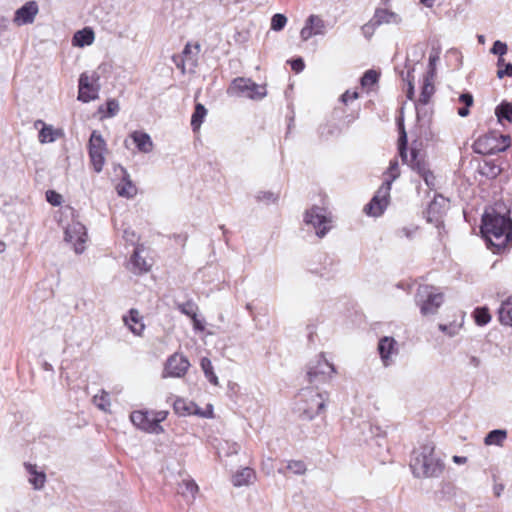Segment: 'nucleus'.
<instances>
[{
	"instance_id": "5fc2aeb1",
	"label": "nucleus",
	"mask_w": 512,
	"mask_h": 512,
	"mask_svg": "<svg viewBox=\"0 0 512 512\" xmlns=\"http://www.w3.org/2000/svg\"><path fill=\"white\" fill-rule=\"evenodd\" d=\"M421 177L423 178L425 184L428 187L432 188L435 186V176L430 169H428L425 173H423L421 175Z\"/></svg>"
},
{
	"instance_id": "4be33fe9",
	"label": "nucleus",
	"mask_w": 512,
	"mask_h": 512,
	"mask_svg": "<svg viewBox=\"0 0 512 512\" xmlns=\"http://www.w3.org/2000/svg\"><path fill=\"white\" fill-rule=\"evenodd\" d=\"M26 471L30 474L29 482L35 490H41L46 482L44 471H38L37 466L31 463H24Z\"/></svg>"
},
{
	"instance_id": "a19ab883",
	"label": "nucleus",
	"mask_w": 512,
	"mask_h": 512,
	"mask_svg": "<svg viewBox=\"0 0 512 512\" xmlns=\"http://www.w3.org/2000/svg\"><path fill=\"white\" fill-rule=\"evenodd\" d=\"M93 403L101 410L106 411L110 406L109 395L105 391H102L101 395H95L93 397Z\"/></svg>"
},
{
	"instance_id": "b1692460",
	"label": "nucleus",
	"mask_w": 512,
	"mask_h": 512,
	"mask_svg": "<svg viewBox=\"0 0 512 512\" xmlns=\"http://www.w3.org/2000/svg\"><path fill=\"white\" fill-rule=\"evenodd\" d=\"M124 323L129 327L130 331L135 335H141L145 325L141 322L139 311L130 309L129 315L123 317Z\"/></svg>"
},
{
	"instance_id": "412c9836",
	"label": "nucleus",
	"mask_w": 512,
	"mask_h": 512,
	"mask_svg": "<svg viewBox=\"0 0 512 512\" xmlns=\"http://www.w3.org/2000/svg\"><path fill=\"white\" fill-rule=\"evenodd\" d=\"M137 149L142 153H150L153 150V142L149 134L142 131H134L130 135Z\"/></svg>"
},
{
	"instance_id": "774afa93",
	"label": "nucleus",
	"mask_w": 512,
	"mask_h": 512,
	"mask_svg": "<svg viewBox=\"0 0 512 512\" xmlns=\"http://www.w3.org/2000/svg\"><path fill=\"white\" fill-rule=\"evenodd\" d=\"M458 115L460 117H466L469 115V108L464 106L458 109Z\"/></svg>"
},
{
	"instance_id": "423d86ee",
	"label": "nucleus",
	"mask_w": 512,
	"mask_h": 512,
	"mask_svg": "<svg viewBox=\"0 0 512 512\" xmlns=\"http://www.w3.org/2000/svg\"><path fill=\"white\" fill-rule=\"evenodd\" d=\"M301 397L305 404L299 407L300 417L303 420H312L319 415L325 408L328 399L327 392H316L310 387H306L301 391Z\"/></svg>"
},
{
	"instance_id": "393cba45",
	"label": "nucleus",
	"mask_w": 512,
	"mask_h": 512,
	"mask_svg": "<svg viewBox=\"0 0 512 512\" xmlns=\"http://www.w3.org/2000/svg\"><path fill=\"white\" fill-rule=\"evenodd\" d=\"M177 492L184 497L188 503H192L198 492V485L192 479H185L178 485Z\"/></svg>"
},
{
	"instance_id": "37998d69",
	"label": "nucleus",
	"mask_w": 512,
	"mask_h": 512,
	"mask_svg": "<svg viewBox=\"0 0 512 512\" xmlns=\"http://www.w3.org/2000/svg\"><path fill=\"white\" fill-rule=\"evenodd\" d=\"M287 23V17L283 14L277 13L272 16L271 29L274 31H281Z\"/></svg>"
},
{
	"instance_id": "7c9ffc66",
	"label": "nucleus",
	"mask_w": 512,
	"mask_h": 512,
	"mask_svg": "<svg viewBox=\"0 0 512 512\" xmlns=\"http://www.w3.org/2000/svg\"><path fill=\"white\" fill-rule=\"evenodd\" d=\"M495 115L497 116L499 122L506 120L511 123L512 122V104L507 101H503L495 108Z\"/></svg>"
},
{
	"instance_id": "c756f323",
	"label": "nucleus",
	"mask_w": 512,
	"mask_h": 512,
	"mask_svg": "<svg viewBox=\"0 0 512 512\" xmlns=\"http://www.w3.org/2000/svg\"><path fill=\"white\" fill-rule=\"evenodd\" d=\"M507 438V431L502 429H495L490 431L485 439L484 442L486 445H502L503 441Z\"/></svg>"
},
{
	"instance_id": "8fccbe9b",
	"label": "nucleus",
	"mask_w": 512,
	"mask_h": 512,
	"mask_svg": "<svg viewBox=\"0 0 512 512\" xmlns=\"http://www.w3.org/2000/svg\"><path fill=\"white\" fill-rule=\"evenodd\" d=\"M438 60H439V52L438 51L430 54V56H429V71L426 73L425 76H430L431 78H434L435 66H436V62Z\"/></svg>"
},
{
	"instance_id": "603ef678",
	"label": "nucleus",
	"mask_w": 512,
	"mask_h": 512,
	"mask_svg": "<svg viewBox=\"0 0 512 512\" xmlns=\"http://www.w3.org/2000/svg\"><path fill=\"white\" fill-rule=\"evenodd\" d=\"M497 77L499 79L504 77H512V63L507 62L501 69H498Z\"/></svg>"
},
{
	"instance_id": "39448f33",
	"label": "nucleus",
	"mask_w": 512,
	"mask_h": 512,
	"mask_svg": "<svg viewBox=\"0 0 512 512\" xmlns=\"http://www.w3.org/2000/svg\"><path fill=\"white\" fill-rule=\"evenodd\" d=\"M510 144V137L508 135H502L493 131L477 138L472 148L477 154L491 155L506 151Z\"/></svg>"
},
{
	"instance_id": "2f4dec72",
	"label": "nucleus",
	"mask_w": 512,
	"mask_h": 512,
	"mask_svg": "<svg viewBox=\"0 0 512 512\" xmlns=\"http://www.w3.org/2000/svg\"><path fill=\"white\" fill-rule=\"evenodd\" d=\"M200 366H201V368H202V370L204 372V375L207 378V380L211 384L217 386L219 384L218 377L214 373V369H213V365H212L211 360L209 358H207V357H203L201 359Z\"/></svg>"
},
{
	"instance_id": "4d7b16f0",
	"label": "nucleus",
	"mask_w": 512,
	"mask_h": 512,
	"mask_svg": "<svg viewBox=\"0 0 512 512\" xmlns=\"http://www.w3.org/2000/svg\"><path fill=\"white\" fill-rule=\"evenodd\" d=\"M290 64L292 70H294L296 73L301 72L305 67L304 61L301 57L291 60Z\"/></svg>"
},
{
	"instance_id": "a18cd8bd",
	"label": "nucleus",
	"mask_w": 512,
	"mask_h": 512,
	"mask_svg": "<svg viewBox=\"0 0 512 512\" xmlns=\"http://www.w3.org/2000/svg\"><path fill=\"white\" fill-rule=\"evenodd\" d=\"M483 169V174L491 178L497 177L501 172V168L498 165L490 162H485Z\"/></svg>"
},
{
	"instance_id": "6e6552de",
	"label": "nucleus",
	"mask_w": 512,
	"mask_h": 512,
	"mask_svg": "<svg viewBox=\"0 0 512 512\" xmlns=\"http://www.w3.org/2000/svg\"><path fill=\"white\" fill-rule=\"evenodd\" d=\"M228 94L239 97H246L252 100H261L266 94V87L253 82L249 78L238 77L235 78L229 88Z\"/></svg>"
},
{
	"instance_id": "0e129e2a",
	"label": "nucleus",
	"mask_w": 512,
	"mask_h": 512,
	"mask_svg": "<svg viewBox=\"0 0 512 512\" xmlns=\"http://www.w3.org/2000/svg\"><path fill=\"white\" fill-rule=\"evenodd\" d=\"M166 418V412L159 411L154 412V420L157 421V424L160 425V422H162Z\"/></svg>"
},
{
	"instance_id": "c03bdc74",
	"label": "nucleus",
	"mask_w": 512,
	"mask_h": 512,
	"mask_svg": "<svg viewBox=\"0 0 512 512\" xmlns=\"http://www.w3.org/2000/svg\"><path fill=\"white\" fill-rule=\"evenodd\" d=\"M286 468L296 475H303L307 470L305 463L301 460L289 461Z\"/></svg>"
},
{
	"instance_id": "e433bc0d",
	"label": "nucleus",
	"mask_w": 512,
	"mask_h": 512,
	"mask_svg": "<svg viewBox=\"0 0 512 512\" xmlns=\"http://www.w3.org/2000/svg\"><path fill=\"white\" fill-rule=\"evenodd\" d=\"M475 322L479 326L488 324L491 320V315L486 307L476 308L474 311Z\"/></svg>"
},
{
	"instance_id": "7ed1b4c3",
	"label": "nucleus",
	"mask_w": 512,
	"mask_h": 512,
	"mask_svg": "<svg viewBox=\"0 0 512 512\" xmlns=\"http://www.w3.org/2000/svg\"><path fill=\"white\" fill-rule=\"evenodd\" d=\"M387 173L389 175V179L383 183L371 201L364 208L368 215L375 217L380 216L387 207L391 184L400 175L397 160L394 159L390 161Z\"/></svg>"
},
{
	"instance_id": "aec40b11",
	"label": "nucleus",
	"mask_w": 512,
	"mask_h": 512,
	"mask_svg": "<svg viewBox=\"0 0 512 512\" xmlns=\"http://www.w3.org/2000/svg\"><path fill=\"white\" fill-rule=\"evenodd\" d=\"M401 18L398 14L386 9H377L371 20L373 27L380 26L381 24H399Z\"/></svg>"
},
{
	"instance_id": "09e8293b",
	"label": "nucleus",
	"mask_w": 512,
	"mask_h": 512,
	"mask_svg": "<svg viewBox=\"0 0 512 512\" xmlns=\"http://www.w3.org/2000/svg\"><path fill=\"white\" fill-rule=\"evenodd\" d=\"M46 200L53 206H59L62 203V196L54 190H48Z\"/></svg>"
},
{
	"instance_id": "f8f14e48",
	"label": "nucleus",
	"mask_w": 512,
	"mask_h": 512,
	"mask_svg": "<svg viewBox=\"0 0 512 512\" xmlns=\"http://www.w3.org/2000/svg\"><path fill=\"white\" fill-rule=\"evenodd\" d=\"M327 33V23L319 15L311 14L305 20L300 31L302 41H308L313 36H324Z\"/></svg>"
},
{
	"instance_id": "4c0bfd02",
	"label": "nucleus",
	"mask_w": 512,
	"mask_h": 512,
	"mask_svg": "<svg viewBox=\"0 0 512 512\" xmlns=\"http://www.w3.org/2000/svg\"><path fill=\"white\" fill-rule=\"evenodd\" d=\"M311 272L322 278L330 279L336 273V269L334 268L333 261L329 259V263L327 265L322 268L311 269Z\"/></svg>"
},
{
	"instance_id": "338daca9",
	"label": "nucleus",
	"mask_w": 512,
	"mask_h": 512,
	"mask_svg": "<svg viewBox=\"0 0 512 512\" xmlns=\"http://www.w3.org/2000/svg\"><path fill=\"white\" fill-rule=\"evenodd\" d=\"M467 461V458L464 457V456H453V462L456 463V464H464L466 463Z\"/></svg>"
},
{
	"instance_id": "0eeeda50",
	"label": "nucleus",
	"mask_w": 512,
	"mask_h": 512,
	"mask_svg": "<svg viewBox=\"0 0 512 512\" xmlns=\"http://www.w3.org/2000/svg\"><path fill=\"white\" fill-rule=\"evenodd\" d=\"M416 304L423 316L434 315L444 301L443 293L436 292L430 285H420L415 296Z\"/></svg>"
},
{
	"instance_id": "dca6fc26",
	"label": "nucleus",
	"mask_w": 512,
	"mask_h": 512,
	"mask_svg": "<svg viewBox=\"0 0 512 512\" xmlns=\"http://www.w3.org/2000/svg\"><path fill=\"white\" fill-rule=\"evenodd\" d=\"M38 11L39 8L37 2L33 0L28 1L16 10L13 21L18 26L31 24L34 22Z\"/></svg>"
},
{
	"instance_id": "5701e85b",
	"label": "nucleus",
	"mask_w": 512,
	"mask_h": 512,
	"mask_svg": "<svg viewBox=\"0 0 512 512\" xmlns=\"http://www.w3.org/2000/svg\"><path fill=\"white\" fill-rule=\"evenodd\" d=\"M255 477V471L250 467H245L232 476V483L235 487L248 486L253 483Z\"/></svg>"
},
{
	"instance_id": "79ce46f5",
	"label": "nucleus",
	"mask_w": 512,
	"mask_h": 512,
	"mask_svg": "<svg viewBox=\"0 0 512 512\" xmlns=\"http://www.w3.org/2000/svg\"><path fill=\"white\" fill-rule=\"evenodd\" d=\"M255 198L258 202L265 204L275 203L278 200V195L271 191H259Z\"/></svg>"
},
{
	"instance_id": "f257e3e1",
	"label": "nucleus",
	"mask_w": 512,
	"mask_h": 512,
	"mask_svg": "<svg viewBox=\"0 0 512 512\" xmlns=\"http://www.w3.org/2000/svg\"><path fill=\"white\" fill-rule=\"evenodd\" d=\"M435 447L426 443L415 449L410 460V468L415 477H439L444 470V463L434 454Z\"/></svg>"
},
{
	"instance_id": "3c124183",
	"label": "nucleus",
	"mask_w": 512,
	"mask_h": 512,
	"mask_svg": "<svg viewBox=\"0 0 512 512\" xmlns=\"http://www.w3.org/2000/svg\"><path fill=\"white\" fill-rule=\"evenodd\" d=\"M459 328L460 326H457V325H453V324H450V325H446V324H439V329L447 334L448 336L450 337H453L455 336L456 334H458V331H459Z\"/></svg>"
},
{
	"instance_id": "f03ea898",
	"label": "nucleus",
	"mask_w": 512,
	"mask_h": 512,
	"mask_svg": "<svg viewBox=\"0 0 512 512\" xmlns=\"http://www.w3.org/2000/svg\"><path fill=\"white\" fill-rule=\"evenodd\" d=\"M481 233L491 241V237L501 240V244L512 242V219L495 211L485 212L482 216Z\"/></svg>"
},
{
	"instance_id": "bf43d9fd",
	"label": "nucleus",
	"mask_w": 512,
	"mask_h": 512,
	"mask_svg": "<svg viewBox=\"0 0 512 512\" xmlns=\"http://www.w3.org/2000/svg\"><path fill=\"white\" fill-rule=\"evenodd\" d=\"M193 322V327L197 331H203L205 329L204 323L198 318L197 312L194 317H190Z\"/></svg>"
},
{
	"instance_id": "49530a36",
	"label": "nucleus",
	"mask_w": 512,
	"mask_h": 512,
	"mask_svg": "<svg viewBox=\"0 0 512 512\" xmlns=\"http://www.w3.org/2000/svg\"><path fill=\"white\" fill-rule=\"evenodd\" d=\"M191 408V415H197L204 418H210L212 417V406H208V411H203L197 404L193 403L190 405Z\"/></svg>"
},
{
	"instance_id": "1a4fd4ad",
	"label": "nucleus",
	"mask_w": 512,
	"mask_h": 512,
	"mask_svg": "<svg viewBox=\"0 0 512 512\" xmlns=\"http://www.w3.org/2000/svg\"><path fill=\"white\" fill-rule=\"evenodd\" d=\"M398 149H399V156H400L402 162L405 164H408L411 167V169L413 171L417 172L420 176L429 169L428 163L426 162L424 157H422L420 155L419 151H417L415 148H411L410 157H408L407 135H406L404 128H402V131H401V134L399 137Z\"/></svg>"
},
{
	"instance_id": "e2e57ef3",
	"label": "nucleus",
	"mask_w": 512,
	"mask_h": 512,
	"mask_svg": "<svg viewBox=\"0 0 512 512\" xmlns=\"http://www.w3.org/2000/svg\"><path fill=\"white\" fill-rule=\"evenodd\" d=\"M469 365L478 368L481 365V360L477 356H470L469 358Z\"/></svg>"
},
{
	"instance_id": "20e7f679",
	"label": "nucleus",
	"mask_w": 512,
	"mask_h": 512,
	"mask_svg": "<svg viewBox=\"0 0 512 512\" xmlns=\"http://www.w3.org/2000/svg\"><path fill=\"white\" fill-rule=\"evenodd\" d=\"M335 373L334 365L324 357V354H320L307 365L306 379L311 385L310 388H318L320 384L329 382Z\"/></svg>"
},
{
	"instance_id": "a878e982",
	"label": "nucleus",
	"mask_w": 512,
	"mask_h": 512,
	"mask_svg": "<svg viewBox=\"0 0 512 512\" xmlns=\"http://www.w3.org/2000/svg\"><path fill=\"white\" fill-rule=\"evenodd\" d=\"M94 38V31L90 27H85L75 32L72 38V44L75 47L88 46L93 43Z\"/></svg>"
},
{
	"instance_id": "4468645a",
	"label": "nucleus",
	"mask_w": 512,
	"mask_h": 512,
	"mask_svg": "<svg viewBox=\"0 0 512 512\" xmlns=\"http://www.w3.org/2000/svg\"><path fill=\"white\" fill-rule=\"evenodd\" d=\"M87 240V232L84 225L79 222H74L65 230V241L73 244L74 251L77 254L85 250V242Z\"/></svg>"
},
{
	"instance_id": "ddd939ff",
	"label": "nucleus",
	"mask_w": 512,
	"mask_h": 512,
	"mask_svg": "<svg viewBox=\"0 0 512 512\" xmlns=\"http://www.w3.org/2000/svg\"><path fill=\"white\" fill-rule=\"evenodd\" d=\"M130 419L137 428L145 432L159 434L163 431L162 426L154 420V412L134 411L131 413Z\"/></svg>"
},
{
	"instance_id": "6ab92c4d",
	"label": "nucleus",
	"mask_w": 512,
	"mask_h": 512,
	"mask_svg": "<svg viewBox=\"0 0 512 512\" xmlns=\"http://www.w3.org/2000/svg\"><path fill=\"white\" fill-rule=\"evenodd\" d=\"M143 251L142 246H137L131 255L129 269L135 274H143L150 270L151 264L142 256Z\"/></svg>"
},
{
	"instance_id": "72a5a7b5",
	"label": "nucleus",
	"mask_w": 512,
	"mask_h": 512,
	"mask_svg": "<svg viewBox=\"0 0 512 512\" xmlns=\"http://www.w3.org/2000/svg\"><path fill=\"white\" fill-rule=\"evenodd\" d=\"M38 123L43 124L42 129L39 131V141L41 143H50L56 140V131L53 130L52 126L45 125L41 120H38L35 125Z\"/></svg>"
},
{
	"instance_id": "bb28decb",
	"label": "nucleus",
	"mask_w": 512,
	"mask_h": 512,
	"mask_svg": "<svg viewBox=\"0 0 512 512\" xmlns=\"http://www.w3.org/2000/svg\"><path fill=\"white\" fill-rule=\"evenodd\" d=\"M499 321L506 326H512V297L502 302L498 310Z\"/></svg>"
},
{
	"instance_id": "cd10ccee",
	"label": "nucleus",
	"mask_w": 512,
	"mask_h": 512,
	"mask_svg": "<svg viewBox=\"0 0 512 512\" xmlns=\"http://www.w3.org/2000/svg\"><path fill=\"white\" fill-rule=\"evenodd\" d=\"M435 88L433 84V78L430 76H425L423 85L421 88L420 97L418 99V103L422 105L428 104L431 96L434 94Z\"/></svg>"
},
{
	"instance_id": "6e6d98bb",
	"label": "nucleus",
	"mask_w": 512,
	"mask_h": 512,
	"mask_svg": "<svg viewBox=\"0 0 512 512\" xmlns=\"http://www.w3.org/2000/svg\"><path fill=\"white\" fill-rule=\"evenodd\" d=\"M358 93L356 91H349L347 90L345 93H343L340 97V100L344 104H348L350 101H353L358 98Z\"/></svg>"
},
{
	"instance_id": "052dcab7",
	"label": "nucleus",
	"mask_w": 512,
	"mask_h": 512,
	"mask_svg": "<svg viewBox=\"0 0 512 512\" xmlns=\"http://www.w3.org/2000/svg\"><path fill=\"white\" fill-rule=\"evenodd\" d=\"M415 228L403 227L398 231L399 236H405L407 238H412Z\"/></svg>"
},
{
	"instance_id": "9d476101",
	"label": "nucleus",
	"mask_w": 512,
	"mask_h": 512,
	"mask_svg": "<svg viewBox=\"0 0 512 512\" xmlns=\"http://www.w3.org/2000/svg\"><path fill=\"white\" fill-rule=\"evenodd\" d=\"M304 222L316 230V235L324 237L331 228L332 219L324 208L313 206L304 215Z\"/></svg>"
},
{
	"instance_id": "864d4df0",
	"label": "nucleus",
	"mask_w": 512,
	"mask_h": 512,
	"mask_svg": "<svg viewBox=\"0 0 512 512\" xmlns=\"http://www.w3.org/2000/svg\"><path fill=\"white\" fill-rule=\"evenodd\" d=\"M119 111V103L115 99L107 101V112L109 117H113Z\"/></svg>"
},
{
	"instance_id": "f3484780",
	"label": "nucleus",
	"mask_w": 512,
	"mask_h": 512,
	"mask_svg": "<svg viewBox=\"0 0 512 512\" xmlns=\"http://www.w3.org/2000/svg\"><path fill=\"white\" fill-rule=\"evenodd\" d=\"M396 345L397 342L392 337L385 336L379 340L378 351L385 367L391 365V357L397 354L398 349Z\"/></svg>"
},
{
	"instance_id": "f704fd0d",
	"label": "nucleus",
	"mask_w": 512,
	"mask_h": 512,
	"mask_svg": "<svg viewBox=\"0 0 512 512\" xmlns=\"http://www.w3.org/2000/svg\"><path fill=\"white\" fill-rule=\"evenodd\" d=\"M193 402H187L185 399L178 398L175 400L173 408L176 414L179 416L191 415V408Z\"/></svg>"
},
{
	"instance_id": "2eb2a0df",
	"label": "nucleus",
	"mask_w": 512,
	"mask_h": 512,
	"mask_svg": "<svg viewBox=\"0 0 512 512\" xmlns=\"http://www.w3.org/2000/svg\"><path fill=\"white\" fill-rule=\"evenodd\" d=\"M190 363L188 359L178 353L171 355L164 367V377H182L186 374Z\"/></svg>"
},
{
	"instance_id": "ea45409f",
	"label": "nucleus",
	"mask_w": 512,
	"mask_h": 512,
	"mask_svg": "<svg viewBox=\"0 0 512 512\" xmlns=\"http://www.w3.org/2000/svg\"><path fill=\"white\" fill-rule=\"evenodd\" d=\"M414 68H411L407 71L406 76H404V72L401 73L404 81L407 82L408 88L406 91V96L408 99L412 100L414 96V76H413Z\"/></svg>"
},
{
	"instance_id": "de8ad7c7",
	"label": "nucleus",
	"mask_w": 512,
	"mask_h": 512,
	"mask_svg": "<svg viewBox=\"0 0 512 512\" xmlns=\"http://www.w3.org/2000/svg\"><path fill=\"white\" fill-rule=\"evenodd\" d=\"M507 50H508V47H507L506 43H504L500 40H496L493 43V46H492L490 52L495 55L503 56L507 53Z\"/></svg>"
},
{
	"instance_id": "a211bd4d",
	"label": "nucleus",
	"mask_w": 512,
	"mask_h": 512,
	"mask_svg": "<svg viewBox=\"0 0 512 512\" xmlns=\"http://www.w3.org/2000/svg\"><path fill=\"white\" fill-rule=\"evenodd\" d=\"M98 97V88H95L86 73L79 78L78 100L84 103L95 100Z\"/></svg>"
},
{
	"instance_id": "c9c22d12",
	"label": "nucleus",
	"mask_w": 512,
	"mask_h": 512,
	"mask_svg": "<svg viewBox=\"0 0 512 512\" xmlns=\"http://www.w3.org/2000/svg\"><path fill=\"white\" fill-rule=\"evenodd\" d=\"M176 307L182 314L188 317H194L195 313L198 311V306L192 300H188L185 303H177Z\"/></svg>"
},
{
	"instance_id": "680f3d73",
	"label": "nucleus",
	"mask_w": 512,
	"mask_h": 512,
	"mask_svg": "<svg viewBox=\"0 0 512 512\" xmlns=\"http://www.w3.org/2000/svg\"><path fill=\"white\" fill-rule=\"evenodd\" d=\"M118 168H119V170L121 172V182H132V180L130 178V175L127 172V170L123 166H121V165H119Z\"/></svg>"
},
{
	"instance_id": "473e14b6",
	"label": "nucleus",
	"mask_w": 512,
	"mask_h": 512,
	"mask_svg": "<svg viewBox=\"0 0 512 512\" xmlns=\"http://www.w3.org/2000/svg\"><path fill=\"white\" fill-rule=\"evenodd\" d=\"M116 191L120 197L133 198L137 194V187L133 182H120Z\"/></svg>"
},
{
	"instance_id": "c85d7f7f",
	"label": "nucleus",
	"mask_w": 512,
	"mask_h": 512,
	"mask_svg": "<svg viewBox=\"0 0 512 512\" xmlns=\"http://www.w3.org/2000/svg\"><path fill=\"white\" fill-rule=\"evenodd\" d=\"M207 115V109L201 103H196L194 112L191 117V127L193 131L200 128L205 116Z\"/></svg>"
},
{
	"instance_id": "13d9d810",
	"label": "nucleus",
	"mask_w": 512,
	"mask_h": 512,
	"mask_svg": "<svg viewBox=\"0 0 512 512\" xmlns=\"http://www.w3.org/2000/svg\"><path fill=\"white\" fill-rule=\"evenodd\" d=\"M459 101L461 103L464 104V106L466 107H470L473 105V102H474V99H473V95L469 92H466V93H462L460 96H459Z\"/></svg>"
},
{
	"instance_id": "58836bf2",
	"label": "nucleus",
	"mask_w": 512,
	"mask_h": 512,
	"mask_svg": "<svg viewBox=\"0 0 512 512\" xmlns=\"http://www.w3.org/2000/svg\"><path fill=\"white\" fill-rule=\"evenodd\" d=\"M379 74L375 70H367L361 77V85L369 87L377 83Z\"/></svg>"
},
{
	"instance_id": "9b49d317",
	"label": "nucleus",
	"mask_w": 512,
	"mask_h": 512,
	"mask_svg": "<svg viewBox=\"0 0 512 512\" xmlns=\"http://www.w3.org/2000/svg\"><path fill=\"white\" fill-rule=\"evenodd\" d=\"M88 150L90 161L93 165L94 170L97 173H100L105 164L104 154L107 150V147L105 140L97 130H94L91 133L88 143Z\"/></svg>"
},
{
	"instance_id": "69168bd1",
	"label": "nucleus",
	"mask_w": 512,
	"mask_h": 512,
	"mask_svg": "<svg viewBox=\"0 0 512 512\" xmlns=\"http://www.w3.org/2000/svg\"><path fill=\"white\" fill-rule=\"evenodd\" d=\"M494 494L495 496L499 497L501 495V493L503 492L504 490V485L503 484H496L494 485Z\"/></svg>"
}]
</instances>
